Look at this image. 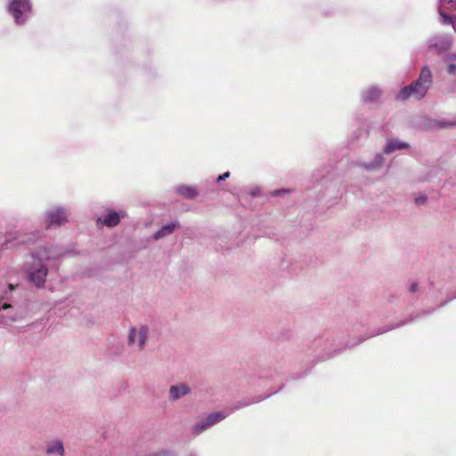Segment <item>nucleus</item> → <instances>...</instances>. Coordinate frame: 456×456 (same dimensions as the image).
Instances as JSON below:
<instances>
[{
  "label": "nucleus",
  "instance_id": "obj_27",
  "mask_svg": "<svg viewBox=\"0 0 456 456\" xmlns=\"http://www.w3.org/2000/svg\"><path fill=\"white\" fill-rule=\"evenodd\" d=\"M456 298V293L452 296L449 297L447 299H445L444 302L440 304V307L445 305L448 302H450L452 299Z\"/></svg>",
  "mask_w": 456,
  "mask_h": 456
},
{
  "label": "nucleus",
  "instance_id": "obj_14",
  "mask_svg": "<svg viewBox=\"0 0 456 456\" xmlns=\"http://www.w3.org/2000/svg\"><path fill=\"white\" fill-rule=\"evenodd\" d=\"M175 191L187 200H194L199 195V191L196 187L186 184H180L176 186Z\"/></svg>",
  "mask_w": 456,
  "mask_h": 456
},
{
  "label": "nucleus",
  "instance_id": "obj_24",
  "mask_svg": "<svg viewBox=\"0 0 456 456\" xmlns=\"http://www.w3.org/2000/svg\"><path fill=\"white\" fill-rule=\"evenodd\" d=\"M409 291L412 294H416L419 292V283L416 281H411L408 288Z\"/></svg>",
  "mask_w": 456,
  "mask_h": 456
},
{
  "label": "nucleus",
  "instance_id": "obj_6",
  "mask_svg": "<svg viewBox=\"0 0 456 456\" xmlns=\"http://www.w3.org/2000/svg\"><path fill=\"white\" fill-rule=\"evenodd\" d=\"M149 334V329L145 325L131 326L128 330L127 343L131 346H137L140 351L143 350Z\"/></svg>",
  "mask_w": 456,
  "mask_h": 456
},
{
  "label": "nucleus",
  "instance_id": "obj_3",
  "mask_svg": "<svg viewBox=\"0 0 456 456\" xmlns=\"http://www.w3.org/2000/svg\"><path fill=\"white\" fill-rule=\"evenodd\" d=\"M435 310L433 309L432 311H421L419 314H417L416 315L411 317L410 319H406L404 321H402V322H399L395 324H390V325H385L383 327H380L379 329H374V330H369L366 334H364L363 336L362 337H359L357 339H352L351 341H349L348 343H346L345 345V347L346 348H350V347H354L357 345H360L361 343L366 341L367 339L369 338H371L373 337H376L378 335H381V334H384L386 332H388L392 330H395L396 328H400L405 324H408L410 322H411L414 319L421 316V315H428V314H430L431 313H433Z\"/></svg>",
  "mask_w": 456,
  "mask_h": 456
},
{
  "label": "nucleus",
  "instance_id": "obj_8",
  "mask_svg": "<svg viewBox=\"0 0 456 456\" xmlns=\"http://www.w3.org/2000/svg\"><path fill=\"white\" fill-rule=\"evenodd\" d=\"M452 37L446 34L435 35L428 41L429 50L440 54L448 51L452 46Z\"/></svg>",
  "mask_w": 456,
  "mask_h": 456
},
{
  "label": "nucleus",
  "instance_id": "obj_4",
  "mask_svg": "<svg viewBox=\"0 0 456 456\" xmlns=\"http://www.w3.org/2000/svg\"><path fill=\"white\" fill-rule=\"evenodd\" d=\"M70 208L64 205H53L44 212V220L47 225L63 226L70 222Z\"/></svg>",
  "mask_w": 456,
  "mask_h": 456
},
{
  "label": "nucleus",
  "instance_id": "obj_31",
  "mask_svg": "<svg viewBox=\"0 0 456 456\" xmlns=\"http://www.w3.org/2000/svg\"><path fill=\"white\" fill-rule=\"evenodd\" d=\"M9 289H10V290H12L13 289V286L10 284L9 285Z\"/></svg>",
  "mask_w": 456,
  "mask_h": 456
},
{
  "label": "nucleus",
  "instance_id": "obj_25",
  "mask_svg": "<svg viewBox=\"0 0 456 456\" xmlns=\"http://www.w3.org/2000/svg\"><path fill=\"white\" fill-rule=\"evenodd\" d=\"M426 201H427V197H426V196H424V195H420V196H419V197H417V198L415 199V203H416L417 205H423V204H425V203H426Z\"/></svg>",
  "mask_w": 456,
  "mask_h": 456
},
{
  "label": "nucleus",
  "instance_id": "obj_17",
  "mask_svg": "<svg viewBox=\"0 0 456 456\" xmlns=\"http://www.w3.org/2000/svg\"><path fill=\"white\" fill-rule=\"evenodd\" d=\"M19 230H11L7 232L5 234L4 241H0V246L4 248H11L17 244L21 243V241L15 242L17 240V233ZM24 242V240H22Z\"/></svg>",
  "mask_w": 456,
  "mask_h": 456
},
{
  "label": "nucleus",
  "instance_id": "obj_5",
  "mask_svg": "<svg viewBox=\"0 0 456 456\" xmlns=\"http://www.w3.org/2000/svg\"><path fill=\"white\" fill-rule=\"evenodd\" d=\"M9 12L15 23L22 25L31 14V4L29 0H12L9 4Z\"/></svg>",
  "mask_w": 456,
  "mask_h": 456
},
{
  "label": "nucleus",
  "instance_id": "obj_32",
  "mask_svg": "<svg viewBox=\"0 0 456 456\" xmlns=\"http://www.w3.org/2000/svg\"><path fill=\"white\" fill-rule=\"evenodd\" d=\"M333 355H334V354H329L328 358L332 357Z\"/></svg>",
  "mask_w": 456,
  "mask_h": 456
},
{
  "label": "nucleus",
  "instance_id": "obj_11",
  "mask_svg": "<svg viewBox=\"0 0 456 456\" xmlns=\"http://www.w3.org/2000/svg\"><path fill=\"white\" fill-rule=\"evenodd\" d=\"M65 452L63 441L59 438L49 440L45 444L46 456H65Z\"/></svg>",
  "mask_w": 456,
  "mask_h": 456
},
{
  "label": "nucleus",
  "instance_id": "obj_28",
  "mask_svg": "<svg viewBox=\"0 0 456 456\" xmlns=\"http://www.w3.org/2000/svg\"><path fill=\"white\" fill-rule=\"evenodd\" d=\"M177 226V224L175 223H172L170 224H166V225H163L161 228H167V229H169V228H176Z\"/></svg>",
  "mask_w": 456,
  "mask_h": 456
},
{
  "label": "nucleus",
  "instance_id": "obj_19",
  "mask_svg": "<svg viewBox=\"0 0 456 456\" xmlns=\"http://www.w3.org/2000/svg\"><path fill=\"white\" fill-rule=\"evenodd\" d=\"M208 428H210L209 424H208L205 419H203L191 428V434L196 436L208 430Z\"/></svg>",
  "mask_w": 456,
  "mask_h": 456
},
{
  "label": "nucleus",
  "instance_id": "obj_1",
  "mask_svg": "<svg viewBox=\"0 0 456 456\" xmlns=\"http://www.w3.org/2000/svg\"><path fill=\"white\" fill-rule=\"evenodd\" d=\"M61 256V253L55 248H45L33 252L30 261L26 262V273L28 280L37 288H42L48 274L46 262L57 259Z\"/></svg>",
  "mask_w": 456,
  "mask_h": 456
},
{
  "label": "nucleus",
  "instance_id": "obj_18",
  "mask_svg": "<svg viewBox=\"0 0 456 456\" xmlns=\"http://www.w3.org/2000/svg\"><path fill=\"white\" fill-rule=\"evenodd\" d=\"M447 64L448 74L456 77V54H450L444 58Z\"/></svg>",
  "mask_w": 456,
  "mask_h": 456
},
{
  "label": "nucleus",
  "instance_id": "obj_29",
  "mask_svg": "<svg viewBox=\"0 0 456 456\" xmlns=\"http://www.w3.org/2000/svg\"><path fill=\"white\" fill-rule=\"evenodd\" d=\"M452 0H441L442 5H444L445 3H452Z\"/></svg>",
  "mask_w": 456,
  "mask_h": 456
},
{
  "label": "nucleus",
  "instance_id": "obj_16",
  "mask_svg": "<svg viewBox=\"0 0 456 456\" xmlns=\"http://www.w3.org/2000/svg\"><path fill=\"white\" fill-rule=\"evenodd\" d=\"M384 162L382 154L378 153L370 162H357L356 165L363 167L367 171H377L381 168Z\"/></svg>",
  "mask_w": 456,
  "mask_h": 456
},
{
  "label": "nucleus",
  "instance_id": "obj_23",
  "mask_svg": "<svg viewBox=\"0 0 456 456\" xmlns=\"http://www.w3.org/2000/svg\"><path fill=\"white\" fill-rule=\"evenodd\" d=\"M173 230H158L157 232L154 233L153 238L155 240H159L168 234H170Z\"/></svg>",
  "mask_w": 456,
  "mask_h": 456
},
{
  "label": "nucleus",
  "instance_id": "obj_13",
  "mask_svg": "<svg viewBox=\"0 0 456 456\" xmlns=\"http://www.w3.org/2000/svg\"><path fill=\"white\" fill-rule=\"evenodd\" d=\"M409 147L410 145L408 142H403L399 139H389L384 147V152L386 154H392L395 151L405 150Z\"/></svg>",
  "mask_w": 456,
  "mask_h": 456
},
{
  "label": "nucleus",
  "instance_id": "obj_20",
  "mask_svg": "<svg viewBox=\"0 0 456 456\" xmlns=\"http://www.w3.org/2000/svg\"><path fill=\"white\" fill-rule=\"evenodd\" d=\"M439 13L441 16V22L444 24H452L453 29L456 31V18L452 19L451 16L447 15L442 9V6L439 9Z\"/></svg>",
  "mask_w": 456,
  "mask_h": 456
},
{
  "label": "nucleus",
  "instance_id": "obj_10",
  "mask_svg": "<svg viewBox=\"0 0 456 456\" xmlns=\"http://www.w3.org/2000/svg\"><path fill=\"white\" fill-rule=\"evenodd\" d=\"M3 312L0 315V323L4 325H9L11 322H15L21 318V313L14 310L13 306L0 298V312Z\"/></svg>",
  "mask_w": 456,
  "mask_h": 456
},
{
  "label": "nucleus",
  "instance_id": "obj_21",
  "mask_svg": "<svg viewBox=\"0 0 456 456\" xmlns=\"http://www.w3.org/2000/svg\"><path fill=\"white\" fill-rule=\"evenodd\" d=\"M292 191H293V190H291V189L274 190L271 192V196H273V197L284 196L286 194L291 193Z\"/></svg>",
  "mask_w": 456,
  "mask_h": 456
},
{
  "label": "nucleus",
  "instance_id": "obj_22",
  "mask_svg": "<svg viewBox=\"0 0 456 456\" xmlns=\"http://www.w3.org/2000/svg\"><path fill=\"white\" fill-rule=\"evenodd\" d=\"M248 193L253 198L257 197L261 193V187L258 185L251 186L248 189Z\"/></svg>",
  "mask_w": 456,
  "mask_h": 456
},
{
  "label": "nucleus",
  "instance_id": "obj_9",
  "mask_svg": "<svg viewBox=\"0 0 456 456\" xmlns=\"http://www.w3.org/2000/svg\"><path fill=\"white\" fill-rule=\"evenodd\" d=\"M126 216L125 210L116 211L114 209L108 208L106 213L97 218V224L105 225L107 227H114L119 224L121 219Z\"/></svg>",
  "mask_w": 456,
  "mask_h": 456
},
{
  "label": "nucleus",
  "instance_id": "obj_15",
  "mask_svg": "<svg viewBox=\"0 0 456 456\" xmlns=\"http://www.w3.org/2000/svg\"><path fill=\"white\" fill-rule=\"evenodd\" d=\"M381 95V90L378 86H370L362 92V99L365 103L376 102Z\"/></svg>",
  "mask_w": 456,
  "mask_h": 456
},
{
  "label": "nucleus",
  "instance_id": "obj_2",
  "mask_svg": "<svg viewBox=\"0 0 456 456\" xmlns=\"http://www.w3.org/2000/svg\"><path fill=\"white\" fill-rule=\"evenodd\" d=\"M433 84V73L428 66L422 67L417 80L404 86L399 92L397 98L405 101L409 98L421 100Z\"/></svg>",
  "mask_w": 456,
  "mask_h": 456
},
{
  "label": "nucleus",
  "instance_id": "obj_7",
  "mask_svg": "<svg viewBox=\"0 0 456 456\" xmlns=\"http://www.w3.org/2000/svg\"><path fill=\"white\" fill-rule=\"evenodd\" d=\"M262 400H263V398L259 397L256 401H241V402H239L236 406L232 407L229 411H219L211 412L210 414H208L204 419H205L206 422L208 424H209V426L211 428L214 425H216V424L219 423L220 421H222L223 419H224L226 417H228L234 411H236V410H238L240 408H242V407H246V406H248V405H249L251 403L260 402Z\"/></svg>",
  "mask_w": 456,
  "mask_h": 456
},
{
  "label": "nucleus",
  "instance_id": "obj_26",
  "mask_svg": "<svg viewBox=\"0 0 456 456\" xmlns=\"http://www.w3.org/2000/svg\"><path fill=\"white\" fill-rule=\"evenodd\" d=\"M228 177H230V172H224V174L220 175L217 178H216V182L219 183V182H222V181H224L225 179H227Z\"/></svg>",
  "mask_w": 456,
  "mask_h": 456
},
{
  "label": "nucleus",
  "instance_id": "obj_30",
  "mask_svg": "<svg viewBox=\"0 0 456 456\" xmlns=\"http://www.w3.org/2000/svg\"><path fill=\"white\" fill-rule=\"evenodd\" d=\"M187 456H197L194 452H190Z\"/></svg>",
  "mask_w": 456,
  "mask_h": 456
},
{
  "label": "nucleus",
  "instance_id": "obj_12",
  "mask_svg": "<svg viewBox=\"0 0 456 456\" xmlns=\"http://www.w3.org/2000/svg\"><path fill=\"white\" fill-rule=\"evenodd\" d=\"M190 391V387L183 383L171 386L169 388L170 400L176 401L188 395Z\"/></svg>",
  "mask_w": 456,
  "mask_h": 456
}]
</instances>
